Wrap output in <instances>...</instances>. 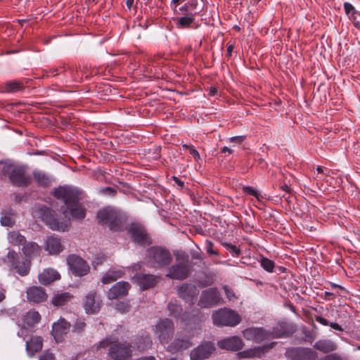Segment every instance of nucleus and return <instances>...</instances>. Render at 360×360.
Here are the masks:
<instances>
[{
	"label": "nucleus",
	"mask_w": 360,
	"mask_h": 360,
	"mask_svg": "<svg viewBox=\"0 0 360 360\" xmlns=\"http://www.w3.org/2000/svg\"><path fill=\"white\" fill-rule=\"evenodd\" d=\"M81 194L77 189L68 186H60L53 190L54 197L62 200L66 206L63 210L65 218L63 219L70 220V218L67 219L69 216L78 220H82L85 217V209L78 202L81 199Z\"/></svg>",
	"instance_id": "1"
},
{
	"label": "nucleus",
	"mask_w": 360,
	"mask_h": 360,
	"mask_svg": "<svg viewBox=\"0 0 360 360\" xmlns=\"http://www.w3.org/2000/svg\"><path fill=\"white\" fill-rule=\"evenodd\" d=\"M108 347V356L112 360H129L132 356V345L127 341L120 342L117 338L108 336L100 341L96 349Z\"/></svg>",
	"instance_id": "2"
},
{
	"label": "nucleus",
	"mask_w": 360,
	"mask_h": 360,
	"mask_svg": "<svg viewBox=\"0 0 360 360\" xmlns=\"http://www.w3.org/2000/svg\"><path fill=\"white\" fill-rule=\"evenodd\" d=\"M32 213L34 217L41 219L52 230L65 231L70 226L69 219H59L55 212L45 205H35L32 208Z\"/></svg>",
	"instance_id": "3"
},
{
	"label": "nucleus",
	"mask_w": 360,
	"mask_h": 360,
	"mask_svg": "<svg viewBox=\"0 0 360 360\" xmlns=\"http://www.w3.org/2000/svg\"><path fill=\"white\" fill-rule=\"evenodd\" d=\"M97 218L99 224L108 226L112 231H122L125 229L124 216L112 208L106 207L99 210Z\"/></svg>",
	"instance_id": "4"
},
{
	"label": "nucleus",
	"mask_w": 360,
	"mask_h": 360,
	"mask_svg": "<svg viewBox=\"0 0 360 360\" xmlns=\"http://www.w3.org/2000/svg\"><path fill=\"white\" fill-rule=\"evenodd\" d=\"M1 261L11 269L15 270L21 276H25L30 272V259L22 258L14 250H9L6 256L1 258Z\"/></svg>",
	"instance_id": "5"
},
{
	"label": "nucleus",
	"mask_w": 360,
	"mask_h": 360,
	"mask_svg": "<svg viewBox=\"0 0 360 360\" xmlns=\"http://www.w3.org/2000/svg\"><path fill=\"white\" fill-rule=\"evenodd\" d=\"M243 337L247 340H250L256 343L271 338H279L284 337L285 333L274 328L273 331H267L262 328H248L243 331Z\"/></svg>",
	"instance_id": "6"
},
{
	"label": "nucleus",
	"mask_w": 360,
	"mask_h": 360,
	"mask_svg": "<svg viewBox=\"0 0 360 360\" xmlns=\"http://www.w3.org/2000/svg\"><path fill=\"white\" fill-rule=\"evenodd\" d=\"M2 165L1 172L4 178L9 180H23L27 170V166L12 160L6 159L0 161Z\"/></svg>",
	"instance_id": "7"
},
{
	"label": "nucleus",
	"mask_w": 360,
	"mask_h": 360,
	"mask_svg": "<svg viewBox=\"0 0 360 360\" xmlns=\"http://www.w3.org/2000/svg\"><path fill=\"white\" fill-rule=\"evenodd\" d=\"M212 319L213 323L217 326L233 327L241 321L240 315L236 311L227 308L214 311L212 313Z\"/></svg>",
	"instance_id": "8"
},
{
	"label": "nucleus",
	"mask_w": 360,
	"mask_h": 360,
	"mask_svg": "<svg viewBox=\"0 0 360 360\" xmlns=\"http://www.w3.org/2000/svg\"><path fill=\"white\" fill-rule=\"evenodd\" d=\"M148 262L155 268L167 266L172 262L170 252L160 247H151L148 250Z\"/></svg>",
	"instance_id": "9"
},
{
	"label": "nucleus",
	"mask_w": 360,
	"mask_h": 360,
	"mask_svg": "<svg viewBox=\"0 0 360 360\" xmlns=\"http://www.w3.org/2000/svg\"><path fill=\"white\" fill-rule=\"evenodd\" d=\"M174 324L169 319L165 318L160 319L153 328L155 335L158 338L161 344H167L172 339L174 333Z\"/></svg>",
	"instance_id": "10"
},
{
	"label": "nucleus",
	"mask_w": 360,
	"mask_h": 360,
	"mask_svg": "<svg viewBox=\"0 0 360 360\" xmlns=\"http://www.w3.org/2000/svg\"><path fill=\"white\" fill-rule=\"evenodd\" d=\"M67 262L70 271L75 276H85L90 271L87 262L76 255H69L67 258Z\"/></svg>",
	"instance_id": "11"
},
{
	"label": "nucleus",
	"mask_w": 360,
	"mask_h": 360,
	"mask_svg": "<svg viewBox=\"0 0 360 360\" xmlns=\"http://www.w3.org/2000/svg\"><path fill=\"white\" fill-rule=\"evenodd\" d=\"M221 298L216 288H210L202 292L198 305L202 308H211L221 303Z\"/></svg>",
	"instance_id": "12"
},
{
	"label": "nucleus",
	"mask_w": 360,
	"mask_h": 360,
	"mask_svg": "<svg viewBox=\"0 0 360 360\" xmlns=\"http://www.w3.org/2000/svg\"><path fill=\"white\" fill-rule=\"evenodd\" d=\"M191 273V268L188 265V259L186 262H179L172 265L166 274V276L174 280H184L188 277Z\"/></svg>",
	"instance_id": "13"
},
{
	"label": "nucleus",
	"mask_w": 360,
	"mask_h": 360,
	"mask_svg": "<svg viewBox=\"0 0 360 360\" xmlns=\"http://www.w3.org/2000/svg\"><path fill=\"white\" fill-rule=\"evenodd\" d=\"M82 304L86 314H95L100 311L102 301L96 292L91 291L84 297Z\"/></svg>",
	"instance_id": "14"
},
{
	"label": "nucleus",
	"mask_w": 360,
	"mask_h": 360,
	"mask_svg": "<svg viewBox=\"0 0 360 360\" xmlns=\"http://www.w3.org/2000/svg\"><path fill=\"white\" fill-rule=\"evenodd\" d=\"M128 231L135 243L141 245H146L151 243L150 238L143 226L138 224H132Z\"/></svg>",
	"instance_id": "15"
},
{
	"label": "nucleus",
	"mask_w": 360,
	"mask_h": 360,
	"mask_svg": "<svg viewBox=\"0 0 360 360\" xmlns=\"http://www.w3.org/2000/svg\"><path fill=\"white\" fill-rule=\"evenodd\" d=\"M192 345L190 341V337L188 335L178 333L174 340L169 345L167 350L172 353H175L181 349H186Z\"/></svg>",
	"instance_id": "16"
},
{
	"label": "nucleus",
	"mask_w": 360,
	"mask_h": 360,
	"mask_svg": "<svg viewBox=\"0 0 360 360\" xmlns=\"http://www.w3.org/2000/svg\"><path fill=\"white\" fill-rule=\"evenodd\" d=\"M70 326V323L64 318H60L53 324L51 334L56 342H62L63 335L69 332Z\"/></svg>",
	"instance_id": "17"
},
{
	"label": "nucleus",
	"mask_w": 360,
	"mask_h": 360,
	"mask_svg": "<svg viewBox=\"0 0 360 360\" xmlns=\"http://www.w3.org/2000/svg\"><path fill=\"white\" fill-rule=\"evenodd\" d=\"M214 349V346L210 342L202 344L191 351V359L204 360L211 355Z\"/></svg>",
	"instance_id": "18"
},
{
	"label": "nucleus",
	"mask_w": 360,
	"mask_h": 360,
	"mask_svg": "<svg viewBox=\"0 0 360 360\" xmlns=\"http://www.w3.org/2000/svg\"><path fill=\"white\" fill-rule=\"evenodd\" d=\"M131 285L128 282H117L110 288L107 297L109 300H115L119 297L125 296L128 294Z\"/></svg>",
	"instance_id": "19"
},
{
	"label": "nucleus",
	"mask_w": 360,
	"mask_h": 360,
	"mask_svg": "<svg viewBox=\"0 0 360 360\" xmlns=\"http://www.w3.org/2000/svg\"><path fill=\"white\" fill-rule=\"evenodd\" d=\"M177 292L179 297L183 300L193 303L194 298H195L198 294V290L193 284L185 283L178 288Z\"/></svg>",
	"instance_id": "20"
},
{
	"label": "nucleus",
	"mask_w": 360,
	"mask_h": 360,
	"mask_svg": "<svg viewBox=\"0 0 360 360\" xmlns=\"http://www.w3.org/2000/svg\"><path fill=\"white\" fill-rule=\"evenodd\" d=\"M243 345L242 339L238 336L229 337L218 342L219 347L230 351H238Z\"/></svg>",
	"instance_id": "21"
},
{
	"label": "nucleus",
	"mask_w": 360,
	"mask_h": 360,
	"mask_svg": "<svg viewBox=\"0 0 360 360\" xmlns=\"http://www.w3.org/2000/svg\"><path fill=\"white\" fill-rule=\"evenodd\" d=\"M275 344V342H271L264 346H259L252 349H246L239 352L238 355L240 358H259L262 356L265 353H266L269 349H271Z\"/></svg>",
	"instance_id": "22"
},
{
	"label": "nucleus",
	"mask_w": 360,
	"mask_h": 360,
	"mask_svg": "<svg viewBox=\"0 0 360 360\" xmlns=\"http://www.w3.org/2000/svg\"><path fill=\"white\" fill-rule=\"evenodd\" d=\"M286 355L295 359L306 360L314 358L315 356V352L309 348L299 347L287 350Z\"/></svg>",
	"instance_id": "23"
},
{
	"label": "nucleus",
	"mask_w": 360,
	"mask_h": 360,
	"mask_svg": "<svg viewBox=\"0 0 360 360\" xmlns=\"http://www.w3.org/2000/svg\"><path fill=\"white\" fill-rule=\"evenodd\" d=\"M143 290L153 288L158 283V277L151 274H139L133 277Z\"/></svg>",
	"instance_id": "24"
},
{
	"label": "nucleus",
	"mask_w": 360,
	"mask_h": 360,
	"mask_svg": "<svg viewBox=\"0 0 360 360\" xmlns=\"http://www.w3.org/2000/svg\"><path fill=\"white\" fill-rule=\"evenodd\" d=\"M44 250L49 255H58L63 250L60 238L55 235L48 237L45 243Z\"/></svg>",
	"instance_id": "25"
},
{
	"label": "nucleus",
	"mask_w": 360,
	"mask_h": 360,
	"mask_svg": "<svg viewBox=\"0 0 360 360\" xmlns=\"http://www.w3.org/2000/svg\"><path fill=\"white\" fill-rule=\"evenodd\" d=\"M26 292L27 298L30 302L39 303L45 301L47 298V294L41 287H30L27 290Z\"/></svg>",
	"instance_id": "26"
},
{
	"label": "nucleus",
	"mask_w": 360,
	"mask_h": 360,
	"mask_svg": "<svg viewBox=\"0 0 360 360\" xmlns=\"http://www.w3.org/2000/svg\"><path fill=\"white\" fill-rule=\"evenodd\" d=\"M22 245V250L26 257L32 259L40 255L41 248L37 243L25 242Z\"/></svg>",
	"instance_id": "27"
},
{
	"label": "nucleus",
	"mask_w": 360,
	"mask_h": 360,
	"mask_svg": "<svg viewBox=\"0 0 360 360\" xmlns=\"http://www.w3.org/2000/svg\"><path fill=\"white\" fill-rule=\"evenodd\" d=\"M314 347L323 353H329L335 351L338 346L335 342L330 340L323 339L316 342Z\"/></svg>",
	"instance_id": "28"
},
{
	"label": "nucleus",
	"mask_w": 360,
	"mask_h": 360,
	"mask_svg": "<svg viewBox=\"0 0 360 360\" xmlns=\"http://www.w3.org/2000/svg\"><path fill=\"white\" fill-rule=\"evenodd\" d=\"M59 278L60 274L52 269H45L39 275V281L43 285H49Z\"/></svg>",
	"instance_id": "29"
},
{
	"label": "nucleus",
	"mask_w": 360,
	"mask_h": 360,
	"mask_svg": "<svg viewBox=\"0 0 360 360\" xmlns=\"http://www.w3.org/2000/svg\"><path fill=\"white\" fill-rule=\"evenodd\" d=\"M202 11V7L199 6L198 0H188V3L179 8L181 14H190L195 15Z\"/></svg>",
	"instance_id": "30"
},
{
	"label": "nucleus",
	"mask_w": 360,
	"mask_h": 360,
	"mask_svg": "<svg viewBox=\"0 0 360 360\" xmlns=\"http://www.w3.org/2000/svg\"><path fill=\"white\" fill-rule=\"evenodd\" d=\"M43 347L42 339L41 337L34 336L30 341H26V350L30 356L39 352Z\"/></svg>",
	"instance_id": "31"
},
{
	"label": "nucleus",
	"mask_w": 360,
	"mask_h": 360,
	"mask_svg": "<svg viewBox=\"0 0 360 360\" xmlns=\"http://www.w3.org/2000/svg\"><path fill=\"white\" fill-rule=\"evenodd\" d=\"M40 319L39 312L34 310L27 311L22 317L23 324L27 327H33L40 321Z\"/></svg>",
	"instance_id": "32"
},
{
	"label": "nucleus",
	"mask_w": 360,
	"mask_h": 360,
	"mask_svg": "<svg viewBox=\"0 0 360 360\" xmlns=\"http://www.w3.org/2000/svg\"><path fill=\"white\" fill-rule=\"evenodd\" d=\"M1 215L0 222L2 226L12 227L15 224V210L9 208L8 210L2 211Z\"/></svg>",
	"instance_id": "33"
},
{
	"label": "nucleus",
	"mask_w": 360,
	"mask_h": 360,
	"mask_svg": "<svg viewBox=\"0 0 360 360\" xmlns=\"http://www.w3.org/2000/svg\"><path fill=\"white\" fill-rule=\"evenodd\" d=\"M72 297V295L70 292H61L54 295L51 302L55 307H62L70 302Z\"/></svg>",
	"instance_id": "34"
},
{
	"label": "nucleus",
	"mask_w": 360,
	"mask_h": 360,
	"mask_svg": "<svg viewBox=\"0 0 360 360\" xmlns=\"http://www.w3.org/2000/svg\"><path fill=\"white\" fill-rule=\"evenodd\" d=\"M185 16L176 18L174 19L176 26L179 29H186L192 27V25L195 21L194 15L190 14H184Z\"/></svg>",
	"instance_id": "35"
},
{
	"label": "nucleus",
	"mask_w": 360,
	"mask_h": 360,
	"mask_svg": "<svg viewBox=\"0 0 360 360\" xmlns=\"http://www.w3.org/2000/svg\"><path fill=\"white\" fill-rule=\"evenodd\" d=\"M123 274L124 271L122 269L110 270L103 276L101 282L103 284H110L120 278Z\"/></svg>",
	"instance_id": "36"
},
{
	"label": "nucleus",
	"mask_w": 360,
	"mask_h": 360,
	"mask_svg": "<svg viewBox=\"0 0 360 360\" xmlns=\"http://www.w3.org/2000/svg\"><path fill=\"white\" fill-rule=\"evenodd\" d=\"M25 88L23 81L12 80L8 81L4 84V91L14 93L22 90Z\"/></svg>",
	"instance_id": "37"
},
{
	"label": "nucleus",
	"mask_w": 360,
	"mask_h": 360,
	"mask_svg": "<svg viewBox=\"0 0 360 360\" xmlns=\"http://www.w3.org/2000/svg\"><path fill=\"white\" fill-rule=\"evenodd\" d=\"M8 240L13 245H23L26 242L25 237L18 231H13L8 233Z\"/></svg>",
	"instance_id": "38"
},
{
	"label": "nucleus",
	"mask_w": 360,
	"mask_h": 360,
	"mask_svg": "<svg viewBox=\"0 0 360 360\" xmlns=\"http://www.w3.org/2000/svg\"><path fill=\"white\" fill-rule=\"evenodd\" d=\"M137 349L140 351H145L152 345V340L148 335H143L136 340Z\"/></svg>",
	"instance_id": "39"
},
{
	"label": "nucleus",
	"mask_w": 360,
	"mask_h": 360,
	"mask_svg": "<svg viewBox=\"0 0 360 360\" xmlns=\"http://www.w3.org/2000/svg\"><path fill=\"white\" fill-rule=\"evenodd\" d=\"M120 186H117V188L114 187H105L100 190V192L105 195L108 196H115L117 193V189L120 191H123L124 193L127 192V191L124 190V188H129L127 184L124 181H119Z\"/></svg>",
	"instance_id": "40"
},
{
	"label": "nucleus",
	"mask_w": 360,
	"mask_h": 360,
	"mask_svg": "<svg viewBox=\"0 0 360 360\" xmlns=\"http://www.w3.org/2000/svg\"><path fill=\"white\" fill-rule=\"evenodd\" d=\"M167 309L169 315L174 318H178L182 311L181 307L176 303V302L171 301L167 304Z\"/></svg>",
	"instance_id": "41"
},
{
	"label": "nucleus",
	"mask_w": 360,
	"mask_h": 360,
	"mask_svg": "<svg viewBox=\"0 0 360 360\" xmlns=\"http://www.w3.org/2000/svg\"><path fill=\"white\" fill-rule=\"evenodd\" d=\"M260 264L268 272H272L275 266V263L273 260L264 257L261 258Z\"/></svg>",
	"instance_id": "42"
},
{
	"label": "nucleus",
	"mask_w": 360,
	"mask_h": 360,
	"mask_svg": "<svg viewBox=\"0 0 360 360\" xmlns=\"http://www.w3.org/2000/svg\"><path fill=\"white\" fill-rule=\"evenodd\" d=\"M182 147L184 149L188 150L189 153L193 156L195 162L199 163L200 161H202L199 153L193 145L183 144Z\"/></svg>",
	"instance_id": "43"
},
{
	"label": "nucleus",
	"mask_w": 360,
	"mask_h": 360,
	"mask_svg": "<svg viewBox=\"0 0 360 360\" xmlns=\"http://www.w3.org/2000/svg\"><path fill=\"white\" fill-rule=\"evenodd\" d=\"M86 328V323L83 319H77L73 325V332L82 333L84 331Z\"/></svg>",
	"instance_id": "44"
},
{
	"label": "nucleus",
	"mask_w": 360,
	"mask_h": 360,
	"mask_svg": "<svg viewBox=\"0 0 360 360\" xmlns=\"http://www.w3.org/2000/svg\"><path fill=\"white\" fill-rule=\"evenodd\" d=\"M224 246L227 251L233 257H238L240 254V250L237 246L231 243H224Z\"/></svg>",
	"instance_id": "45"
},
{
	"label": "nucleus",
	"mask_w": 360,
	"mask_h": 360,
	"mask_svg": "<svg viewBox=\"0 0 360 360\" xmlns=\"http://www.w3.org/2000/svg\"><path fill=\"white\" fill-rule=\"evenodd\" d=\"M242 191L245 194V195H252L254 197H255L257 200H259L260 197H261V195L260 193H259L258 191H257L255 188H254L253 187H250V186H243L242 188Z\"/></svg>",
	"instance_id": "46"
},
{
	"label": "nucleus",
	"mask_w": 360,
	"mask_h": 360,
	"mask_svg": "<svg viewBox=\"0 0 360 360\" xmlns=\"http://www.w3.org/2000/svg\"><path fill=\"white\" fill-rule=\"evenodd\" d=\"M33 176L34 180H49L50 178L47 173L40 169H34Z\"/></svg>",
	"instance_id": "47"
},
{
	"label": "nucleus",
	"mask_w": 360,
	"mask_h": 360,
	"mask_svg": "<svg viewBox=\"0 0 360 360\" xmlns=\"http://www.w3.org/2000/svg\"><path fill=\"white\" fill-rule=\"evenodd\" d=\"M304 188H307L309 191H311L314 193H317L319 190H321V186L319 184V182L316 184L314 181H307V184L302 185Z\"/></svg>",
	"instance_id": "48"
},
{
	"label": "nucleus",
	"mask_w": 360,
	"mask_h": 360,
	"mask_svg": "<svg viewBox=\"0 0 360 360\" xmlns=\"http://www.w3.org/2000/svg\"><path fill=\"white\" fill-rule=\"evenodd\" d=\"M130 308L129 302H120L116 304V309L122 314L128 312Z\"/></svg>",
	"instance_id": "49"
},
{
	"label": "nucleus",
	"mask_w": 360,
	"mask_h": 360,
	"mask_svg": "<svg viewBox=\"0 0 360 360\" xmlns=\"http://www.w3.org/2000/svg\"><path fill=\"white\" fill-rule=\"evenodd\" d=\"M344 9L345 11V13L347 15H349L350 18H353L354 15H355V13H359V11H357L355 8L349 2H345L344 4Z\"/></svg>",
	"instance_id": "50"
},
{
	"label": "nucleus",
	"mask_w": 360,
	"mask_h": 360,
	"mask_svg": "<svg viewBox=\"0 0 360 360\" xmlns=\"http://www.w3.org/2000/svg\"><path fill=\"white\" fill-rule=\"evenodd\" d=\"M205 245H206V251L209 255H219V252L214 249V243L212 241L206 240Z\"/></svg>",
	"instance_id": "51"
},
{
	"label": "nucleus",
	"mask_w": 360,
	"mask_h": 360,
	"mask_svg": "<svg viewBox=\"0 0 360 360\" xmlns=\"http://www.w3.org/2000/svg\"><path fill=\"white\" fill-rule=\"evenodd\" d=\"M350 20L353 22L355 27L360 30V12L355 13V15H354L353 18H350Z\"/></svg>",
	"instance_id": "52"
},
{
	"label": "nucleus",
	"mask_w": 360,
	"mask_h": 360,
	"mask_svg": "<svg viewBox=\"0 0 360 360\" xmlns=\"http://www.w3.org/2000/svg\"><path fill=\"white\" fill-rule=\"evenodd\" d=\"M224 292L226 293V295L227 298L229 300H232L236 298V296H235V294H234L233 291L230 288H229L226 285H224Z\"/></svg>",
	"instance_id": "53"
},
{
	"label": "nucleus",
	"mask_w": 360,
	"mask_h": 360,
	"mask_svg": "<svg viewBox=\"0 0 360 360\" xmlns=\"http://www.w3.org/2000/svg\"><path fill=\"white\" fill-rule=\"evenodd\" d=\"M278 188H279L281 191H284L287 193H291L292 190L288 185L285 184L284 182H280L278 185H276Z\"/></svg>",
	"instance_id": "54"
},
{
	"label": "nucleus",
	"mask_w": 360,
	"mask_h": 360,
	"mask_svg": "<svg viewBox=\"0 0 360 360\" xmlns=\"http://www.w3.org/2000/svg\"><path fill=\"white\" fill-rule=\"evenodd\" d=\"M321 360H344L340 355L337 354H330L326 355Z\"/></svg>",
	"instance_id": "55"
},
{
	"label": "nucleus",
	"mask_w": 360,
	"mask_h": 360,
	"mask_svg": "<svg viewBox=\"0 0 360 360\" xmlns=\"http://www.w3.org/2000/svg\"><path fill=\"white\" fill-rule=\"evenodd\" d=\"M39 360H54V356L52 353L46 352L39 357Z\"/></svg>",
	"instance_id": "56"
},
{
	"label": "nucleus",
	"mask_w": 360,
	"mask_h": 360,
	"mask_svg": "<svg viewBox=\"0 0 360 360\" xmlns=\"http://www.w3.org/2000/svg\"><path fill=\"white\" fill-rule=\"evenodd\" d=\"M315 320L318 323L322 324L323 326H328V325L330 324L327 319H326L325 318H323V317H322L321 316H315Z\"/></svg>",
	"instance_id": "57"
},
{
	"label": "nucleus",
	"mask_w": 360,
	"mask_h": 360,
	"mask_svg": "<svg viewBox=\"0 0 360 360\" xmlns=\"http://www.w3.org/2000/svg\"><path fill=\"white\" fill-rule=\"evenodd\" d=\"M27 333V328H26V326H25L24 324L22 325V326L20 328V330L18 333V335L19 337H21L23 338V340H25V333Z\"/></svg>",
	"instance_id": "58"
},
{
	"label": "nucleus",
	"mask_w": 360,
	"mask_h": 360,
	"mask_svg": "<svg viewBox=\"0 0 360 360\" xmlns=\"http://www.w3.org/2000/svg\"><path fill=\"white\" fill-rule=\"evenodd\" d=\"M329 326L330 328H332L334 330H338V331H343L342 327L339 325L338 323H330Z\"/></svg>",
	"instance_id": "59"
},
{
	"label": "nucleus",
	"mask_w": 360,
	"mask_h": 360,
	"mask_svg": "<svg viewBox=\"0 0 360 360\" xmlns=\"http://www.w3.org/2000/svg\"><path fill=\"white\" fill-rule=\"evenodd\" d=\"M243 140H244L243 136H233L230 139L231 142L238 143L243 141Z\"/></svg>",
	"instance_id": "60"
},
{
	"label": "nucleus",
	"mask_w": 360,
	"mask_h": 360,
	"mask_svg": "<svg viewBox=\"0 0 360 360\" xmlns=\"http://www.w3.org/2000/svg\"><path fill=\"white\" fill-rule=\"evenodd\" d=\"M153 150V154H154L153 158L155 160L159 158L160 156V148H159V147H154Z\"/></svg>",
	"instance_id": "61"
},
{
	"label": "nucleus",
	"mask_w": 360,
	"mask_h": 360,
	"mask_svg": "<svg viewBox=\"0 0 360 360\" xmlns=\"http://www.w3.org/2000/svg\"><path fill=\"white\" fill-rule=\"evenodd\" d=\"M234 46L232 44H227V55L230 57L231 56L232 52L233 51Z\"/></svg>",
	"instance_id": "62"
},
{
	"label": "nucleus",
	"mask_w": 360,
	"mask_h": 360,
	"mask_svg": "<svg viewBox=\"0 0 360 360\" xmlns=\"http://www.w3.org/2000/svg\"><path fill=\"white\" fill-rule=\"evenodd\" d=\"M13 183H15V185L18 186H26L28 185V181H13Z\"/></svg>",
	"instance_id": "63"
},
{
	"label": "nucleus",
	"mask_w": 360,
	"mask_h": 360,
	"mask_svg": "<svg viewBox=\"0 0 360 360\" xmlns=\"http://www.w3.org/2000/svg\"><path fill=\"white\" fill-rule=\"evenodd\" d=\"M232 152H233V150L226 146H224L221 149V153H229V154H231V153H232Z\"/></svg>",
	"instance_id": "64"
}]
</instances>
